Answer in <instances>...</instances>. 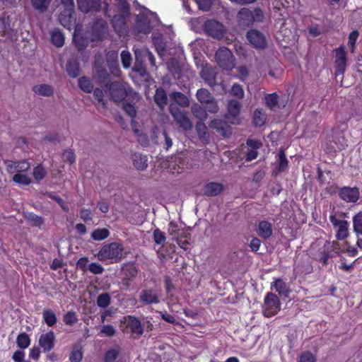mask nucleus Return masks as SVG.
<instances>
[{
    "mask_svg": "<svg viewBox=\"0 0 362 362\" xmlns=\"http://www.w3.org/2000/svg\"><path fill=\"white\" fill-rule=\"evenodd\" d=\"M109 92L112 99L115 103L122 101L125 98L128 100L139 101L140 95L132 90L129 86L124 82L115 81L110 84Z\"/></svg>",
    "mask_w": 362,
    "mask_h": 362,
    "instance_id": "obj_1",
    "label": "nucleus"
},
{
    "mask_svg": "<svg viewBox=\"0 0 362 362\" xmlns=\"http://www.w3.org/2000/svg\"><path fill=\"white\" fill-rule=\"evenodd\" d=\"M124 247L122 244L112 243L105 245L98 254L100 261H109L110 263L118 262L122 257Z\"/></svg>",
    "mask_w": 362,
    "mask_h": 362,
    "instance_id": "obj_2",
    "label": "nucleus"
},
{
    "mask_svg": "<svg viewBox=\"0 0 362 362\" xmlns=\"http://www.w3.org/2000/svg\"><path fill=\"white\" fill-rule=\"evenodd\" d=\"M215 59L220 68L226 71H230L235 67V58L232 52L225 47H220L215 54Z\"/></svg>",
    "mask_w": 362,
    "mask_h": 362,
    "instance_id": "obj_3",
    "label": "nucleus"
},
{
    "mask_svg": "<svg viewBox=\"0 0 362 362\" xmlns=\"http://www.w3.org/2000/svg\"><path fill=\"white\" fill-rule=\"evenodd\" d=\"M281 310V303L279 297L269 292L266 294L262 304V313L266 317H271L276 315Z\"/></svg>",
    "mask_w": 362,
    "mask_h": 362,
    "instance_id": "obj_4",
    "label": "nucleus"
},
{
    "mask_svg": "<svg viewBox=\"0 0 362 362\" xmlns=\"http://www.w3.org/2000/svg\"><path fill=\"white\" fill-rule=\"evenodd\" d=\"M119 6L123 10L122 14L115 15L112 19V26L115 31L121 36L127 31L125 18L129 16V4L126 1H121Z\"/></svg>",
    "mask_w": 362,
    "mask_h": 362,
    "instance_id": "obj_5",
    "label": "nucleus"
},
{
    "mask_svg": "<svg viewBox=\"0 0 362 362\" xmlns=\"http://www.w3.org/2000/svg\"><path fill=\"white\" fill-rule=\"evenodd\" d=\"M138 274L136 267L133 264H126L122 267V278L120 282L122 290L129 291L133 289L132 281Z\"/></svg>",
    "mask_w": 362,
    "mask_h": 362,
    "instance_id": "obj_6",
    "label": "nucleus"
},
{
    "mask_svg": "<svg viewBox=\"0 0 362 362\" xmlns=\"http://www.w3.org/2000/svg\"><path fill=\"white\" fill-rule=\"evenodd\" d=\"M170 112L180 128L186 131L192 129V122L186 112L181 110L174 105V104H170Z\"/></svg>",
    "mask_w": 362,
    "mask_h": 362,
    "instance_id": "obj_7",
    "label": "nucleus"
},
{
    "mask_svg": "<svg viewBox=\"0 0 362 362\" xmlns=\"http://www.w3.org/2000/svg\"><path fill=\"white\" fill-rule=\"evenodd\" d=\"M198 101L206 105L207 110L211 113H216L218 110V107L216 100L211 93L205 88H200L197 91L196 94Z\"/></svg>",
    "mask_w": 362,
    "mask_h": 362,
    "instance_id": "obj_8",
    "label": "nucleus"
},
{
    "mask_svg": "<svg viewBox=\"0 0 362 362\" xmlns=\"http://www.w3.org/2000/svg\"><path fill=\"white\" fill-rule=\"evenodd\" d=\"M329 221L336 229V238L337 240H345L349 235V223L346 220L339 219L335 215L329 216Z\"/></svg>",
    "mask_w": 362,
    "mask_h": 362,
    "instance_id": "obj_9",
    "label": "nucleus"
},
{
    "mask_svg": "<svg viewBox=\"0 0 362 362\" xmlns=\"http://www.w3.org/2000/svg\"><path fill=\"white\" fill-rule=\"evenodd\" d=\"M122 331L124 332L135 334L140 336L143 334V327L141 322L136 317L129 315L122 321Z\"/></svg>",
    "mask_w": 362,
    "mask_h": 362,
    "instance_id": "obj_10",
    "label": "nucleus"
},
{
    "mask_svg": "<svg viewBox=\"0 0 362 362\" xmlns=\"http://www.w3.org/2000/svg\"><path fill=\"white\" fill-rule=\"evenodd\" d=\"M205 33L216 39H221L224 35V27L221 23L214 21H206L204 25Z\"/></svg>",
    "mask_w": 362,
    "mask_h": 362,
    "instance_id": "obj_11",
    "label": "nucleus"
},
{
    "mask_svg": "<svg viewBox=\"0 0 362 362\" xmlns=\"http://www.w3.org/2000/svg\"><path fill=\"white\" fill-rule=\"evenodd\" d=\"M247 39L256 49H264L267 47V41L264 35L259 30H250L247 33Z\"/></svg>",
    "mask_w": 362,
    "mask_h": 362,
    "instance_id": "obj_12",
    "label": "nucleus"
},
{
    "mask_svg": "<svg viewBox=\"0 0 362 362\" xmlns=\"http://www.w3.org/2000/svg\"><path fill=\"white\" fill-rule=\"evenodd\" d=\"M335 60L334 64L336 66L335 74L337 76L343 75L346 66V55L345 52V47L340 46L334 49Z\"/></svg>",
    "mask_w": 362,
    "mask_h": 362,
    "instance_id": "obj_13",
    "label": "nucleus"
},
{
    "mask_svg": "<svg viewBox=\"0 0 362 362\" xmlns=\"http://www.w3.org/2000/svg\"><path fill=\"white\" fill-rule=\"evenodd\" d=\"M151 21L148 16L142 13L136 17V29L139 33L148 34L151 31Z\"/></svg>",
    "mask_w": 362,
    "mask_h": 362,
    "instance_id": "obj_14",
    "label": "nucleus"
},
{
    "mask_svg": "<svg viewBox=\"0 0 362 362\" xmlns=\"http://www.w3.org/2000/svg\"><path fill=\"white\" fill-rule=\"evenodd\" d=\"M201 76L211 87H214L218 83L216 81V69L211 66H204L202 69Z\"/></svg>",
    "mask_w": 362,
    "mask_h": 362,
    "instance_id": "obj_15",
    "label": "nucleus"
},
{
    "mask_svg": "<svg viewBox=\"0 0 362 362\" xmlns=\"http://www.w3.org/2000/svg\"><path fill=\"white\" fill-rule=\"evenodd\" d=\"M227 108L228 112L226 115V118L229 119L232 124H238V117L240 110V103L235 100H230Z\"/></svg>",
    "mask_w": 362,
    "mask_h": 362,
    "instance_id": "obj_16",
    "label": "nucleus"
},
{
    "mask_svg": "<svg viewBox=\"0 0 362 362\" xmlns=\"http://www.w3.org/2000/svg\"><path fill=\"white\" fill-rule=\"evenodd\" d=\"M339 195L346 202H356L359 198V192L356 187H344L340 189Z\"/></svg>",
    "mask_w": 362,
    "mask_h": 362,
    "instance_id": "obj_17",
    "label": "nucleus"
},
{
    "mask_svg": "<svg viewBox=\"0 0 362 362\" xmlns=\"http://www.w3.org/2000/svg\"><path fill=\"white\" fill-rule=\"evenodd\" d=\"M129 100H126L122 105V109L126 112L127 115H129L132 118L131 124L133 129V131L135 134H138L139 131L136 129V122L134 119L137 115V110L135 107V104L138 102L136 100H132V102H129Z\"/></svg>",
    "mask_w": 362,
    "mask_h": 362,
    "instance_id": "obj_18",
    "label": "nucleus"
},
{
    "mask_svg": "<svg viewBox=\"0 0 362 362\" xmlns=\"http://www.w3.org/2000/svg\"><path fill=\"white\" fill-rule=\"evenodd\" d=\"M54 333L52 331H49L40 336L39 339V344L45 352H47L54 348Z\"/></svg>",
    "mask_w": 362,
    "mask_h": 362,
    "instance_id": "obj_19",
    "label": "nucleus"
},
{
    "mask_svg": "<svg viewBox=\"0 0 362 362\" xmlns=\"http://www.w3.org/2000/svg\"><path fill=\"white\" fill-rule=\"evenodd\" d=\"M79 9L83 13L100 10L101 0H77Z\"/></svg>",
    "mask_w": 362,
    "mask_h": 362,
    "instance_id": "obj_20",
    "label": "nucleus"
},
{
    "mask_svg": "<svg viewBox=\"0 0 362 362\" xmlns=\"http://www.w3.org/2000/svg\"><path fill=\"white\" fill-rule=\"evenodd\" d=\"M94 40H102L107 33V23L102 19H98L94 23L93 28Z\"/></svg>",
    "mask_w": 362,
    "mask_h": 362,
    "instance_id": "obj_21",
    "label": "nucleus"
},
{
    "mask_svg": "<svg viewBox=\"0 0 362 362\" xmlns=\"http://www.w3.org/2000/svg\"><path fill=\"white\" fill-rule=\"evenodd\" d=\"M134 54H135L136 58L140 59L141 56L146 55V62H149L150 66L152 69L156 70L157 69L156 65L155 57L153 54V53L151 52H150V50L148 48H146L145 47H143L141 48H134Z\"/></svg>",
    "mask_w": 362,
    "mask_h": 362,
    "instance_id": "obj_22",
    "label": "nucleus"
},
{
    "mask_svg": "<svg viewBox=\"0 0 362 362\" xmlns=\"http://www.w3.org/2000/svg\"><path fill=\"white\" fill-rule=\"evenodd\" d=\"M223 189L221 183L211 182L206 184L203 187V194L207 197H215L221 194Z\"/></svg>",
    "mask_w": 362,
    "mask_h": 362,
    "instance_id": "obj_23",
    "label": "nucleus"
},
{
    "mask_svg": "<svg viewBox=\"0 0 362 362\" xmlns=\"http://www.w3.org/2000/svg\"><path fill=\"white\" fill-rule=\"evenodd\" d=\"M237 18L239 23L243 26H250L254 23L252 11L247 8H241L238 13Z\"/></svg>",
    "mask_w": 362,
    "mask_h": 362,
    "instance_id": "obj_24",
    "label": "nucleus"
},
{
    "mask_svg": "<svg viewBox=\"0 0 362 362\" xmlns=\"http://www.w3.org/2000/svg\"><path fill=\"white\" fill-rule=\"evenodd\" d=\"M271 289L284 297H288L291 291L288 285L281 279H275L271 284Z\"/></svg>",
    "mask_w": 362,
    "mask_h": 362,
    "instance_id": "obj_25",
    "label": "nucleus"
},
{
    "mask_svg": "<svg viewBox=\"0 0 362 362\" xmlns=\"http://www.w3.org/2000/svg\"><path fill=\"white\" fill-rule=\"evenodd\" d=\"M33 91L35 95L42 97H49L54 93V88L49 84H37L33 87Z\"/></svg>",
    "mask_w": 362,
    "mask_h": 362,
    "instance_id": "obj_26",
    "label": "nucleus"
},
{
    "mask_svg": "<svg viewBox=\"0 0 362 362\" xmlns=\"http://www.w3.org/2000/svg\"><path fill=\"white\" fill-rule=\"evenodd\" d=\"M140 300L146 304L158 303V296L156 291L151 289H146L141 291Z\"/></svg>",
    "mask_w": 362,
    "mask_h": 362,
    "instance_id": "obj_27",
    "label": "nucleus"
},
{
    "mask_svg": "<svg viewBox=\"0 0 362 362\" xmlns=\"http://www.w3.org/2000/svg\"><path fill=\"white\" fill-rule=\"evenodd\" d=\"M257 234L264 239L271 237L272 235V224L266 221L259 222L257 227Z\"/></svg>",
    "mask_w": 362,
    "mask_h": 362,
    "instance_id": "obj_28",
    "label": "nucleus"
},
{
    "mask_svg": "<svg viewBox=\"0 0 362 362\" xmlns=\"http://www.w3.org/2000/svg\"><path fill=\"white\" fill-rule=\"evenodd\" d=\"M167 95L165 90L162 88H157L154 95V101L158 106L163 110L167 105Z\"/></svg>",
    "mask_w": 362,
    "mask_h": 362,
    "instance_id": "obj_29",
    "label": "nucleus"
},
{
    "mask_svg": "<svg viewBox=\"0 0 362 362\" xmlns=\"http://www.w3.org/2000/svg\"><path fill=\"white\" fill-rule=\"evenodd\" d=\"M133 163L135 168L139 170H144L148 166L147 157L139 153L134 155Z\"/></svg>",
    "mask_w": 362,
    "mask_h": 362,
    "instance_id": "obj_30",
    "label": "nucleus"
},
{
    "mask_svg": "<svg viewBox=\"0 0 362 362\" xmlns=\"http://www.w3.org/2000/svg\"><path fill=\"white\" fill-rule=\"evenodd\" d=\"M210 128L216 129L221 135L225 136L228 127L227 123L221 119H214L209 124Z\"/></svg>",
    "mask_w": 362,
    "mask_h": 362,
    "instance_id": "obj_31",
    "label": "nucleus"
},
{
    "mask_svg": "<svg viewBox=\"0 0 362 362\" xmlns=\"http://www.w3.org/2000/svg\"><path fill=\"white\" fill-rule=\"evenodd\" d=\"M267 115L262 109H257L253 114V123L256 127H262L265 124Z\"/></svg>",
    "mask_w": 362,
    "mask_h": 362,
    "instance_id": "obj_32",
    "label": "nucleus"
},
{
    "mask_svg": "<svg viewBox=\"0 0 362 362\" xmlns=\"http://www.w3.org/2000/svg\"><path fill=\"white\" fill-rule=\"evenodd\" d=\"M42 318L44 322L49 327L54 326L57 320L55 313L50 309H45L43 310Z\"/></svg>",
    "mask_w": 362,
    "mask_h": 362,
    "instance_id": "obj_33",
    "label": "nucleus"
},
{
    "mask_svg": "<svg viewBox=\"0 0 362 362\" xmlns=\"http://www.w3.org/2000/svg\"><path fill=\"white\" fill-rule=\"evenodd\" d=\"M153 42L158 54L161 57L165 51L166 44L162 35L153 36Z\"/></svg>",
    "mask_w": 362,
    "mask_h": 362,
    "instance_id": "obj_34",
    "label": "nucleus"
},
{
    "mask_svg": "<svg viewBox=\"0 0 362 362\" xmlns=\"http://www.w3.org/2000/svg\"><path fill=\"white\" fill-rule=\"evenodd\" d=\"M66 12V11H65L64 13H61L59 16V21L64 27L69 30H71L73 26L72 10H67V15L65 14Z\"/></svg>",
    "mask_w": 362,
    "mask_h": 362,
    "instance_id": "obj_35",
    "label": "nucleus"
},
{
    "mask_svg": "<svg viewBox=\"0 0 362 362\" xmlns=\"http://www.w3.org/2000/svg\"><path fill=\"white\" fill-rule=\"evenodd\" d=\"M146 55L141 56L140 59L135 57V64L134 69L135 71L139 73L141 76H144L146 74Z\"/></svg>",
    "mask_w": 362,
    "mask_h": 362,
    "instance_id": "obj_36",
    "label": "nucleus"
},
{
    "mask_svg": "<svg viewBox=\"0 0 362 362\" xmlns=\"http://www.w3.org/2000/svg\"><path fill=\"white\" fill-rule=\"evenodd\" d=\"M175 103L182 107H188L189 102L187 96L180 92H174L170 95Z\"/></svg>",
    "mask_w": 362,
    "mask_h": 362,
    "instance_id": "obj_37",
    "label": "nucleus"
},
{
    "mask_svg": "<svg viewBox=\"0 0 362 362\" xmlns=\"http://www.w3.org/2000/svg\"><path fill=\"white\" fill-rule=\"evenodd\" d=\"M51 40L52 43L58 47L64 45V36L59 30H54L52 32Z\"/></svg>",
    "mask_w": 362,
    "mask_h": 362,
    "instance_id": "obj_38",
    "label": "nucleus"
},
{
    "mask_svg": "<svg viewBox=\"0 0 362 362\" xmlns=\"http://www.w3.org/2000/svg\"><path fill=\"white\" fill-rule=\"evenodd\" d=\"M353 229L357 235H362V211L353 217Z\"/></svg>",
    "mask_w": 362,
    "mask_h": 362,
    "instance_id": "obj_39",
    "label": "nucleus"
},
{
    "mask_svg": "<svg viewBox=\"0 0 362 362\" xmlns=\"http://www.w3.org/2000/svg\"><path fill=\"white\" fill-rule=\"evenodd\" d=\"M168 233L173 239L176 240L187 232L183 229H180L176 223L170 222L169 224Z\"/></svg>",
    "mask_w": 362,
    "mask_h": 362,
    "instance_id": "obj_40",
    "label": "nucleus"
},
{
    "mask_svg": "<svg viewBox=\"0 0 362 362\" xmlns=\"http://www.w3.org/2000/svg\"><path fill=\"white\" fill-rule=\"evenodd\" d=\"M192 114L201 120H204L207 117L206 110L199 104H194L191 107Z\"/></svg>",
    "mask_w": 362,
    "mask_h": 362,
    "instance_id": "obj_41",
    "label": "nucleus"
},
{
    "mask_svg": "<svg viewBox=\"0 0 362 362\" xmlns=\"http://www.w3.org/2000/svg\"><path fill=\"white\" fill-rule=\"evenodd\" d=\"M66 71L68 74L75 78L79 74V66L78 63L74 60H69L66 63Z\"/></svg>",
    "mask_w": 362,
    "mask_h": 362,
    "instance_id": "obj_42",
    "label": "nucleus"
},
{
    "mask_svg": "<svg viewBox=\"0 0 362 362\" xmlns=\"http://www.w3.org/2000/svg\"><path fill=\"white\" fill-rule=\"evenodd\" d=\"M110 235L109 230L106 228H98L93 231L91 238L95 240H103Z\"/></svg>",
    "mask_w": 362,
    "mask_h": 362,
    "instance_id": "obj_43",
    "label": "nucleus"
},
{
    "mask_svg": "<svg viewBox=\"0 0 362 362\" xmlns=\"http://www.w3.org/2000/svg\"><path fill=\"white\" fill-rule=\"evenodd\" d=\"M265 103L267 106L274 110L277 105H279V96L276 93L268 94L265 97Z\"/></svg>",
    "mask_w": 362,
    "mask_h": 362,
    "instance_id": "obj_44",
    "label": "nucleus"
},
{
    "mask_svg": "<svg viewBox=\"0 0 362 362\" xmlns=\"http://www.w3.org/2000/svg\"><path fill=\"white\" fill-rule=\"evenodd\" d=\"M111 297L107 293L100 294L97 298V305L100 308H105L110 303Z\"/></svg>",
    "mask_w": 362,
    "mask_h": 362,
    "instance_id": "obj_45",
    "label": "nucleus"
},
{
    "mask_svg": "<svg viewBox=\"0 0 362 362\" xmlns=\"http://www.w3.org/2000/svg\"><path fill=\"white\" fill-rule=\"evenodd\" d=\"M78 86L81 90L86 93H90L93 88L92 82L86 77L79 78Z\"/></svg>",
    "mask_w": 362,
    "mask_h": 362,
    "instance_id": "obj_46",
    "label": "nucleus"
},
{
    "mask_svg": "<svg viewBox=\"0 0 362 362\" xmlns=\"http://www.w3.org/2000/svg\"><path fill=\"white\" fill-rule=\"evenodd\" d=\"M16 343L20 348L25 349L30 345V339L27 334L21 333L17 337Z\"/></svg>",
    "mask_w": 362,
    "mask_h": 362,
    "instance_id": "obj_47",
    "label": "nucleus"
},
{
    "mask_svg": "<svg viewBox=\"0 0 362 362\" xmlns=\"http://www.w3.org/2000/svg\"><path fill=\"white\" fill-rule=\"evenodd\" d=\"M13 180L22 185H28L30 183V177L25 173H16L13 177Z\"/></svg>",
    "mask_w": 362,
    "mask_h": 362,
    "instance_id": "obj_48",
    "label": "nucleus"
},
{
    "mask_svg": "<svg viewBox=\"0 0 362 362\" xmlns=\"http://www.w3.org/2000/svg\"><path fill=\"white\" fill-rule=\"evenodd\" d=\"M63 320L66 325L71 326L78 321V317L75 312L69 311L64 315Z\"/></svg>",
    "mask_w": 362,
    "mask_h": 362,
    "instance_id": "obj_49",
    "label": "nucleus"
},
{
    "mask_svg": "<svg viewBox=\"0 0 362 362\" xmlns=\"http://www.w3.org/2000/svg\"><path fill=\"white\" fill-rule=\"evenodd\" d=\"M33 6L41 11H45L49 6L51 0H31Z\"/></svg>",
    "mask_w": 362,
    "mask_h": 362,
    "instance_id": "obj_50",
    "label": "nucleus"
},
{
    "mask_svg": "<svg viewBox=\"0 0 362 362\" xmlns=\"http://www.w3.org/2000/svg\"><path fill=\"white\" fill-rule=\"evenodd\" d=\"M119 351L117 349H109L105 355V362H114L118 357Z\"/></svg>",
    "mask_w": 362,
    "mask_h": 362,
    "instance_id": "obj_51",
    "label": "nucleus"
},
{
    "mask_svg": "<svg viewBox=\"0 0 362 362\" xmlns=\"http://www.w3.org/2000/svg\"><path fill=\"white\" fill-rule=\"evenodd\" d=\"M189 234L185 233V234L182 235L181 237L176 239V241L181 248L184 249L185 250H187L189 248Z\"/></svg>",
    "mask_w": 362,
    "mask_h": 362,
    "instance_id": "obj_52",
    "label": "nucleus"
},
{
    "mask_svg": "<svg viewBox=\"0 0 362 362\" xmlns=\"http://www.w3.org/2000/svg\"><path fill=\"white\" fill-rule=\"evenodd\" d=\"M231 93L238 99L244 98L245 93L241 85L238 83H234L231 88Z\"/></svg>",
    "mask_w": 362,
    "mask_h": 362,
    "instance_id": "obj_53",
    "label": "nucleus"
},
{
    "mask_svg": "<svg viewBox=\"0 0 362 362\" xmlns=\"http://www.w3.org/2000/svg\"><path fill=\"white\" fill-rule=\"evenodd\" d=\"M121 59L123 66L126 69H128L130 66L132 61L130 52L125 50L122 51L121 53Z\"/></svg>",
    "mask_w": 362,
    "mask_h": 362,
    "instance_id": "obj_54",
    "label": "nucleus"
},
{
    "mask_svg": "<svg viewBox=\"0 0 362 362\" xmlns=\"http://www.w3.org/2000/svg\"><path fill=\"white\" fill-rule=\"evenodd\" d=\"M95 98L98 101V105L105 107L106 105V100L104 99V94L102 90L95 88L93 92Z\"/></svg>",
    "mask_w": 362,
    "mask_h": 362,
    "instance_id": "obj_55",
    "label": "nucleus"
},
{
    "mask_svg": "<svg viewBox=\"0 0 362 362\" xmlns=\"http://www.w3.org/2000/svg\"><path fill=\"white\" fill-rule=\"evenodd\" d=\"M116 333V329L112 325H105L100 329V334L105 337H113Z\"/></svg>",
    "mask_w": 362,
    "mask_h": 362,
    "instance_id": "obj_56",
    "label": "nucleus"
},
{
    "mask_svg": "<svg viewBox=\"0 0 362 362\" xmlns=\"http://www.w3.org/2000/svg\"><path fill=\"white\" fill-rule=\"evenodd\" d=\"M28 220L35 226H40L43 223V219L41 216L30 213L27 215Z\"/></svg>",
    "mask_w": 362,
    "mask_h": 362,
    "instance_id": "obj_57",
    "label": "nucleus"
},
{
    "mask_svg": "<svg viewBox=\"0 0 362 362\" xmlns=\"http://www.w3.org/2000/svg\"><path fill=\"white\" fill-rule=\"evenodd\" d=\"M358 37V33L356 30L352 31L349 36L348 45L351 48V52H354L356 40Z\"/></svg>",
    "mask_w": 362,
    "mask_h": 362,
    "instance_id": "obj_58",
    "label": "nucleus"
},
{
    "mask_svg": "<svg viewBox=\"0 0 362 362\" xmlns=\"http://www.w3.org/2000/svg\"><path fill=\"white\" fill-rule=\"evenodd\" d=\"M279 170L284 171L288 166V160L284 151H280L279 153Z\"/></svg>",
    "mask_w": 362,
    "mask_h": 362,
    "instance_id": "obj_59",
    "label": "nucleus"
},
{
    "mask_svg": "<svg viewBox=\"0 0 362 362\" xmlns=\"http://www.w3.org/2000/svg\"><path fill=\"white\" fill-rule=\"evenodd\" d=\"M46 175V170L42 166H37L33 170V177L37 181L43 179Z\"/></svg>",
    "mask_w": 362,
    "mask_h": 362,
    "instance_id": "obj_60",
    "label": "nucleus"
},
{
    "mask_svg": "<svg viewBox=\"0 0 362 362\" xmlns=\"http://www.w3.org/2000/svg\"><path fill=\"white\" fill-rule=\"evenodd\" d=\"M153 239L156 244L160 245L165 243V234L159 229H156L153 231Z\"/></svg>",
    "mask_w": 362,
    "mask_h": 362,
    "instance_id": "obj_61",
    "label": "nucleus"
},
{
    "mask_svg": "<svg viewBox=\"0 0 362 362\" xmlns=\"http://www.w3.org/2000/svg\"><path fill=\"white\" fill-rule=\"evenodd\" d=\"M88 270L94 274H101L104 272V268L99 263L94 262L88 266Z\"/></svg>",
    "mask_w": 362,
    "mask_h": 362,
    "instance_id": "obj_62",
    "label": "nucleus"
},
{
    "mask_svg": "<svg viewBox=\"0 0 362 362\" xmlns=\"http://www.w3.org/2000/svg\"><path fill=\"white\" fill-rule=\"evenodd\" d=\"M30 168V164L26 161L16 163V173H23Z\"/></svg>",
    "mask_w": 362,
    "mask_h": 362,
    "instance_id": "obj_63",
    "label": "nucleus"
},
{
    "mask_svg": "<svg viewBox=\"0 0 362 362\" xmlns=\"http://www.w3.org/2000/svg\"><path fill=\"white\" fill-rule=\"evenodd\" d=\"M300 362H316V359L312 353L307 351L300 355Z\"/></svg>",
    "mask_w": 362,
    "mask_h": 362,
    "instance_id": "obj_64",
    "label": "nucleus"
}]
</instances>
